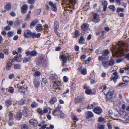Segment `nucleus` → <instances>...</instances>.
I'll use <instances>...</instances> for the list:
<instances>
[{
	"instance_id": "obj_1",
	"label": "nucleus",
	"mask_w": 129,
	"mask_h": 129,
	"mask_svg": "<svg viewBox=\"0 0 129 129\" xmlns=\"http://www.w3.org/2000/svg\"><path fill=\"white\" fill-rule=\"evenodd\" d=\"M129 51V46L123 42L119 41L113 47V55L114 57H121L125 55L124 51Z\"/></svg>"
},
{
	"instance_id": "obj_2",
	"label": "nucleus",
	"mask_w": 129,
	"mask_h": 129,
	"mask_svg": "<svg viewBox=\"0 0 129 129\" xmlns=\"http://www.w3.org/2000/svg\"><path fill=\"white\" fill-rule=\"evenodd\" d=\"M76 0H63L62 5L66 6L64 7V9L67 13L72 14L73 13L72 9H74L77 7Z\"/></svg>"
},
{
	"instance_id": "obj_3",
	"label": "nucleus",
	"mask_w": 129,
	"mask_h": 129,
	"mask_svg": "<svg viewBox=\"0 0 129 129\" xmlns=\"http://www.w3.org/2000/svg\"><path fill=\"white\" fill-rule=\"evenodd\" d=\"M53 114L55 116H57L58 118H63L64 116V114L60 111L55 110L52 112Z\"/></svg>"
},
{
	"instance_id": "obj_4",
	"label": "nucleus",
	"mask_w": 129,
	"mask_h": 129,
	"mask_svg": "<svg viewBox=\"0 0 129 129\" xmlns=\"http://www.w3.org/2000/svg\"><path fill=\"white\" fill-rule=\"evenodd\" d=\"M84 89H86L85 91L86 93L88 95L90 94H94L95 93V91L94 90V92L92 91V90L90 89V87L86 85H85L84 86Z\"/></svg>"
},
{
	"instance_id": "obj_5",
	"label": "nucleus",
	"mask_w": 129,
	"mask_h": 129,
	"mask_svg": "<svg viewBox=\"0 0 129 129\" xmlns=\"http://www.w3.org/2000/svg\"><path fill=\"white\" fill-rule=\"evenodd\" d=\"M93 19L92 21L93 22L97 23L100 21L99 15L96 13H95L93 15Z\"/></svg>"
},
{
	"instance_id": "obj_6",
	"label": "nucleus",
	"mask_w": 129,
	"mask_h": 129,
	"mask_svg": "<svg viewBox=\"0 0 129 129\" xmlns=\"http://www.w3.org/2000/svg\"><path fill=\"white\" fill-rule=\"evenodd\" d=\"M33 33L29 30H27L24 33L23 36L26 38H28L32 37V35Z\"/></svg>"
},
{
	"instance_id": "obj_7",
	"label": "nucleus",
	"mask_w": 129,
	"mask_h": 129,
	"mask_svg": "<svg viewBox=\"0 0 129 129\" xmlns=\"http://www.w3.org/2000/svg\"><path fill=\"white\" fill-rule=\"evenodd\" d=\"M103 55L99 57L98 60L102 62V65L105 67V52H103Z\"/></svg>"
},
{
	"instance_id": "obj_8",
	"label": "nucleus",
	"mask_w": 129,
	"mask_h": 129,
	"mask_svg": "<svg viewBox=\"0 0 129 129\" xmlns=\"http://www.w3.org/2000/svg\"><path fill=\"white\" fill-rule=\"evenodd\" d=\"M37 111L40 115H43L44 113L47 112L48 110L47 108H44L43 110H42L41 109L39 108L37 109Z\"/></svg>"
},
{
	"instance_id": "obj_9",
	"label": "nucleus",
	"mask_w": 129,
	"mask_h": 129,
	"mask_svg": "<svg viewBox=\"0 0 129 129\" xmlns=\"http://www.w3.org/2000/svg\"><path fill=\"white\" fill-rule=\"evenodd\" d=\"M49 4L51 6V10L55 12H56L57 10V8L55 4H54L53 3L51 2H49Z\"/></svg>"
},
{
	"instance_id": "obj_10",
	"label": "nucleus",
	"mask_w": 129,
	"mask_h": 129,
	"mask_svg": "<svg viewBox=\"0 0 129 129\" xmlns=\"http://www.w3.org/2000/svg\"><path fill=\"white\" fill-rule=\"evenodd\" d=\"M8 115L9 120H13L15 116L14 112V111H10Z\"/></svg>"
},
{
	"instance_id": "obj_11",
	"label": "nucleus",
	"mask_w": 129,
	"mask_h": 129,
	"mask_svg": "<svg viewBox=\"0 0 129 129\" xmlns=\"http://www.w3.org/2000/svg\"><path fill=\"white\" fill-rule=\"evenodd\" d=\"M60 81H55L53 84V87L54 89H59L61 86Z\"/></svg>"
},
{
	"instance_id": "obj_12",
	"label": "nucleus",
	"mask_w": 129,
	"mask_h": 129,
	"mask_svg": "<svg viewBox=\"0 0 129 129\" xmlns=\"http://www.w3.org/2000/svg\"><path fill=\"white\" fill-rule=\"evenodd\" d=\"M39 22V21L38 19H35L32 21L31 22L30 25V27L31 28H32L35 26L36 24Z\"/></svg>"
},
{
	"instance_id": "obj_13",
	"label": "nucleus",
	"mask_w": 129,
	"mask_h": 129,
	"mask_svg": "<svg viewBox=\"0 0 129 129\" xmlns=\"http://www.w3.org/2000/svg\"><path fill=\"white\" fill-rule=\"evenodd\" d=\"M113 74L114 76L110 77L111 81H116L117 79L119 78V76L118 75V73L117 72H114L113 73Z\"/></svg>"
},
{
	"instance_id": "obj_14",
	"label": "nucleus",
	"mask_w": 129,
	"mask_h": 129,
	"mask_svg": "<svg viewBox=\"0 0 129 129\" xmlns=\"http://www.w3.org/2000/svg\"><path fill=\"white\" fill-rule=\"evenodd\" d=\"M113 93L109 91L106 95L107 101H111Z\"/></svg>"
},
{
	"instance_id": "obj_15",
	"label": "nucleus",
	"mask_w": 129,
	"mask_h": 129,
	"mask_svg": "<svg viewBox=\"0 0 129 129\" xmlns=\"http://www.w3.org/2000/svg\"><path fill=\"white\" fill-rule=\"evenodd\" d=\"M93 111L96 114H100L102 112V109L99 107H97L94 108L93 110Z\"/></svg>"
},
{
	"instance_id": "obj_16",
	"label": "nucleus",
	"mask_w": 129,
	"mask_h": 129,
	"mask_svg": "<svg viewBox=\"0 0 129 129\" xmlns=\"http://www.w3.org/2000/svg\"><path fill=\"white\" fill-rule=\"evenodd\" d=\"M28 9V7L26 5H23L21 7V12L23 14L26 13Z\"/></svg>"
},
{
	"instance_id": "obj_17",
	"label": "nucleus",
	"mask_w": 129,
	"mask_h": 129,
	"mask_svg": "<svg viewBox=\"0 0 129 129\" xmlns=\"http://www.w3.org/2000/svg\"><path fill=\"white\" fill-rule=\"evenodd\" d=\"M122 116L124 117V118L126 119H129V113L127 114L124 111H122L120 114Z\"/></svg>"
},
{
	"instance_id": "obj_18",
	"label": "nucleus",
	"mask_w": 129,
	"mask_h": 129,
	"mask_svg": "<svg viewBox=\"0 0 129 129\" xmlns=\"http://www.w3.org/2000/svg\"><path fill=\"white\" fill-rule=\"evenodd\" d=\"M36 29L37 32H40L42 30L43 28L41 24H37L35 27Z\"/></svg>"
},
{
	"instance_id": "obj_19",
	"label": "nucleus",
	"mask_w": 129,
	"mask_h": 129,
	"mask_svg": "<svg viewBox=\"0 0 129 129\" xmlns=\"http://www.w3.org/2000/svg\"><path fill=\"white\" fill-rule=\"evenodd\" d=\"M89 27L88 24L87 23L84 24L81 26V29L83 31H85L87 30Z\"/></svg>"
},
{
	"instance_id": "obj_20",
	"label": "nucleus",
	"mask_w": 129,
	"mask_h": 129,
	"mask_svg": "<svg viewBox=\"0 0 129 129\" xmlns=\"http://www.w3.org/2000/svg\"><path fill=\"white\" fill-rule=\"evenodd\" d=\"M60 58L62 59L63 61V66L64 64L66 63L67 60V57L64 55H61L60 56Z\"/></svg>"
},
{
	"instance_id": "obj_21",
	"label": "nucleus",
	"mask_w": 129,
	"mask_h": 129,
	"mask_svg": "<svg viewBox=\"0 0 129 129\" xmlns=\"http://www.w3.org/2000/svg\"><path fill=\"white\" fill-rule=\"evenodd\" d=\"M29 123L33 125L34 126H37L38 122L36 120L31 119L29 121Z\"/></svg>"
},
{
	"instance_id": "obj_22",
	"label": "nucleus",
	"mask_w": 129,
	"mask_h": 129,
	"mask_svg": "<svg viewBox=\"0 0 129 129\" xmlns=\"http://www.w3.org/2000/svg\"><path fill=\"white\" fill-rule=\"evenodd\" d=\"M12 66L13 63L12 62L10 61H9L7 64L6 67V69L8 70H10Z\"/></svg>"
},
{
	"instance_id": "obj_23",
	"label": "nucleus",
	"mask_w": 129,
	"mask_h": 129,
	"mask_svg": "<svg viewBox=\"0 0 129 129\" xmlns=\"http://www.w3.org/2000/svg\"><path fill=\"white\" fill-rule=\"evenodd\" d=\"M22 114L21 112H18L17 113L16 115V119L18 120H20L22 118Z\"/></svg>"
},
{
	"instance_id": "obj_24",
	"label": "nucleus",
	"mask_w": 129,
	"mask_h": 129,
	"mask_svg": "<svg viewBox=\"0 0 129 129\" xmlns=\"http://www.w3.org/2000/svg\"><path fill=\"white\" fill-rule=\"evenodd\" d=\"M83 98L81 97H78L75 98V99L74 102L75 104L81 102Z\"/></svg>"
},
{
	"instance_id": "obj_25",
	"label": "nucleus",
	"mask_w": 129,
	"mask_h": 129,
	"mask_svg": "<svg viewBox=\"0 0 129 129\" xmlns=\"http://www.w3.org/2000/svg\"><path fill=\"white\" fill-rule=\"evenodd\" d=\"M59 26V22L55 21L54 22V30H57L58 29Z\"/></svg>"
},
{
	"instance_id": "obj_26",
	"label": "nucleus",
	"mask_w": 129,
	"mask_h": 129,
	"mask_svg": "<svg viewBox=\"0 0 129 129\" xmlns=\"http://www.w3.org/2000/svg\"><path fill=\"white\" fill-rule=\"evenodd\" d=\"M11 5L10 3H7L5 6V9L7 11L10 10L11 8Z\"/></svg>"
},
{
	"instance_id": "obj_27",
	"label": "nucleus",
	"mask_w": 129,
	"mask_h": 129,
	"mask_svg": "<svg viewBox=\"0 0 129 129\" xmlns=\"http://www.w3.org/2000/svg\"><path fill=\"white\" fill-rule=\"evenodd\" d=\"M41 35V34L40 33H37V34H36L35 33H33L32 35V37L33 38H39L40 37Z\"/></svg>"
},
{
	"instance_id": "obj_28",
	"label": "nucleus",
	"mask_w": 129,
	"mask_h": 129,
	"mask_svg": "<svg viewBox=\"0 0 129 129\" xmlns=\"http://www.w3.org/2000/svg\"><path fill=\"white\" fill-rule=\"evenodd\" d=\"M57 99L55 97H53L49 101V103L51 104H53L57 101Z\"/></svg>"
},
{
	"instance_id": "obj_29",
	"label": "nucleus",
	"mask_w": 129,
	"mask_h": 129,
	"mask_svg": "<svg viewBox=\"0 0 129 129\" xmlns=\"http://www.w3.org/2000/svg\"><path fill=\"white\" fill-rule=\"evenodd\" d=\"M19 57H18L17 55L15 56L14 58V60L17 62H20L21 61V55L19 54Z\"/></svg>"
},
{
	"instance_id": "obj_30",
	"label": "nucleus",
	"mask_w": 129,
	"mask_h": 129,
	"mask_svg": "<svg viewBox=\"0 0 129 129\" xmlns=\"http://www.w3.org/2000/svg\"><path fill=\"white\" fill-rule=\"evenodd\" d=\"M49 79L51 80H57L58 77L56 75H53L50 76Z\"/></svg>"
},
{
	"instance_id": "obj_31",
	"label": "nucleus",
	"mask_w": 129,
	"mask_h": 129,
	"mask_svg": "<svg viewBox=\"0 0 129 129\" xmlns=\"http://www.w3.org/2000/svg\"><path fill=\"white\" fill-rule=\"evenodd\" d=\"M94 115L93 113L91 111H88L87 114L86 119H89V118H91L93 117Z\"/></svg>"
},
{
	"instance_id": "obj_32",
	"label": "nucleus",
	"mask_w": 129,
	"mask_h": 129,
	"mask_svg": "<svg viewBox=\"0 0 129 129\" xmlns=\"http://www.w3.org/2000/svg\"><path fill=\"white\" fill-rule=\"evenodd\" d=\"M31 58V56H29L28 57H25L23 60L24 63H26L30 60Z\"/></svg>"
},
{
	"instance_id": "obj_33",
	"label": "nucleus",
	"mask_w": 129,
	"mask_h": 129,
	"mask_svg": "<svg viewBox=\"0 0 129 129\" xmlns=\"http://www.w3.org/2000/svg\"><path fill=\"white\" fill-rule=\"evenodd\" d=\"M124 11V8L119 7L117 8V9L116 12L118 13L121 12H123Z\"/></svg>"
},
{
	"instance_id": "obj_34",
	"label": "nucleus",
	"mask_w": 129,
	"mask_h": 129,
	"mask_svg": "<svg viewBox=\"0 0 129 129\" xmlns=\"http://www.w3.org/2000/svg\"><path fill=\"white\" fill-rule=\"evenodd\" d=\"M85 40L83 36H81L79 40V42L80 43L83 44L84 43Z\"/></svg>"
},
{
	"instance_id": "obj_35",
	"label": "nucleus",
	"mask_w": 129,
	"mask_h": 129,
	"mask_svg": "<svg viewBox=\"0 0 129 129\" xmlns=\"http://www.w3.org/2000/svg\"><path fill=\"white\" fill-rule=\"evenodd\" d=\"M27 109V107H24V109L22 111L23 115L25 117H27V112L26 110Z\"/></svg>"
},
{
	"instance_id": "obj_36",
	"label": "nucleus",
	"mask_w": 129,
	"mask_h": 129,
	"mask_svg": "<svg viewBox=\"0 0 129 129\" xmlns=\"http://www.w3.org/2000/svg\"><path fill=\"white\" fill-rule=\"evenodd\" d=\"M12 103L11 101L7 100L5 102V105L7 107L9 106Z\"/></svg>"
},
{
	"instance_id": "obj_37",
	"label": "nucleus",
	"mask_w": 129,
	"mask_h": 129,
	"mask_svg": "<svg viewBox=\"0 0 129 129\" xmlns=\"http://www.w3.org/2000/svg\"><path fill=\"white\" fill-rule=\"evenodd\" d=\"M80 72L82 74L84 75H86L87 73L86 68H84L82 70L80 71Z\"/></svg>"
},
{
	"instance_id": "obj_38",
	"label": "nucleus",
	"mask_w": 129,
	"mask_h": 129,
	"mask_svg": "<svg viewBox=\"0 0 129 129\" xmlns=\"http://www.w3.org/2000/svg\"><path fill=\"white\" fill-rule=\"evenodd\" d=\"M19 91L22 93H24L25 91V89L23 87H21L18 89Z\"/></svg>"
},
{
	"instance_id": "obj_39",
	"label": "nucleus",
	"mask_w": 129,
	"mask_h": 129,
	"mask_svg": "<svg viewBox=\"0 0 129 129\" xmlns=\"http://www.w3.org/2000/svg\"><path fill=\"white\" fill-rule=\"evenodd\" d=\"M124 83H121L119 84V86L121 87L127 85L128 84V81H124Z\"/></svg>"
},
{
	"instance_id": "obj_40",
	"label": "nucleus",
	"mask_w": 129,
	"mask_h": 129,
	"mask_svg": "<svg viewBox=\"0 0 129 129\" xmlns=\"http://www.w3.org/2000/svg\"><path fill=\"white\" fill-rule=\"evenodd\" d=\"M108 8L112 10L113 12H115L116 10V8L113 5H111L109 6Z\"/></svg>"
},
{
	"instance_id": "obj_41",
	"label": "nucleus",
	"mask_w": 129,
	"mask_h": 129,
	"mask_svg": "<svg viewBox=\"0 0 129 129\" xmlns=\"http://www.w3.org/2000/svg\"><path fill=\"white\" fill-rule=\"evenodd\" d=\"M102 50L101 48H99L96 50L95 53L97 54H100L102 52Z\"/></svg>"
},
{
	"instance_id": "obj_42",
	"label": "nucleus",
	"mask_w": 129,
	"mask_h": 129,
	"mask_svg": "<svg viewBox=\"0 0 129 129\" xmlns=\"http://www.w3.org/2000/svg\"><path fill=\"white\" fill-rule=\"evenodd\" d=\"M37 52L33 50L31 51L30 56L31 57V56H35L37 55Z\"/></svg>"
},
{
	"instance_id": "obj_43",
	"label": "nucleus",
	"mask_w": 129,
	"mask_h": 129,
	"mask_svg": "<svg viewBox=\"0 0 129 129\" xmlns=\"http://www.w3.org/2000/svg\"><path fill=\"white\" fill-rule=\"evenodd\" d=\"M21 65L19 64H16L14 65V68L16 69H19L21 68Z\"/></svg>"
},
{
	"instance_id": "obj_44",
	"label": "nucleus",
	"mask_w": 129,
	"mask_h": 129,
	"mask_svg": "<svg viewBox=\"0 0 129 129\" xmlns=\"http://www.w3.org/2000/svg\"><path fill=\"white\" fill-rule=\"evenodd\" d=\"M89 8V6L88 4H87L85 5L83 7V10L85 11L87 10Z\"/></svg>"
},
{
	"instance_id": "obj_45",
	"label": "nucleus",
	"mask_w": 129,
	"mask_h": 129,
	"mask_svg": "<svg viewBox=\"0 0 129 129\" xmlns=\"http://www.w3.org/2000/svg\"><path fill=\"white\" fill-rule=\"evenodd\" d=\"M34 85L36 87H38L40 85V82L39 81H34Z\"/></svg>"
},
{
	"instance_id": "obj_46",
	"label": "nucleus",
	"mask_w": 129,
	"mask_h": 129,
	"mask_svg": "<svg viewBox=\"0 0 129 129\" xmlns=\"http://www.w3.org/2000/svg\"><path fill=\"white\" fill-rule=\"evenodd\" d=\"M114 64V60L113 59H111L109 61L108 64L109 66H112Z\"/></svg>"
},
{
	"instance_id": "obj_47",
	"label": "nucleus",
	"mask_w": 129,
	"mask_h": 129,
	"mask_svg": "<svg viewBox=\"0 0 129 129\" xmlns=\"http://www.w3.org/2000/svg\"><path fill=\"white\" fill-rule=\"evenodd\" d=\"M14 24L15 26H18L20 24L19 21L18 20H16L14 23Z\"/></svg>"
},
{
	"instance_id": "obj_48",
	"label": "nucleus",
	"mask_w": 129,
	"mask_h": 129,
	"mask_svg": "<svg viewBox=\"0 0 129 129\" xmlns=\"http://www.w3.org/2000/svg\"><path fill=\"white\" fill-rule=\"evenodd\" d=\"M38 106V104L36 102H34L31 105V106L32 108H35L36 107Z\"/></svg>"
},
{
	"instance_id": "obj_49",
	"label": "nucleus",
	"mask_w": 129,
	"mask_h": 129,
	"mask_svg": "<svg viewBox=\"0 0 129 129\" xmlns=\"http://www.w3.org/2000/svg\"><path fill=\"white\" fill-rule=\"evenodd\" d=\"M39 63L40 64H42L45 62V60L42 58H41L39 59Z\"/></svg>"
},
{
	"instance_id": "obj_50",
	"label": "nucleus",
	"mask_w": 129,
	"mask_h": 129,
	"mask_svg": "<svg viewBox=\"0 0 129 129\" xmlns=\"http://www.w3.org/2000/svg\"><path fill=\"white\" fill-rule=\"evenodd\" d=\"M8 90L9 92L12 93L13 92L14 89L13 87H9Z\"/></svg>"
},
{
	"instance_id": "obj_51",
	"label": "nucleus",
	"mask_w": 129,
	"mask_h": 129,
	"mask_svg": "<svg viewBox=\"0 0 129 129\" xmlns=\"http://www.w3.org/2000/svg\"><path fill=\"white\" fill-rule=\"evenodd\" d=\"M21 129H28V126L25 124H24L21 126Z\"/></svg>"
},
{
	"instance_id": "obj_52",
	"label": "nucleus",
	"mask_w": 129,
	"mask_h": 129,
	"mask_svg": "<svg viewBox=\"0 0 129 129\" xmlns=\"http://www.w3.org/2000/svg\"><path fill=\"white\" fill-rule=\"evenodd\" d=\"M98 129H104V126L102 124H99L98 126Z\"/></svg>"
},
{
	"instance_id": "obj_53",
	"label": "nucleus",
	"mask_w": 129,
	"mask_h": 129,
	"mask_svg": "<svg viewBox=\"0 0 129 129\" xmlns=\"http://www.w3.org/2000/svg\"><path fill=\"white\" fill-rule=\"evenodd\" d=\"M26 102L25 100H22L20 101L19 103V104L20 105H22L25 104Z\"/></svg>"
},
{
	"instance_id": "obj_54",
	"label": "nucleus",
	"mask_w": 129,
	"mask_h": 129,
	"mask_svg": "<svg viewBox=\"0 0 129 129\" xmlns=\"http://www.w3.org/2000/svg\"><path fill=\"white\" fill-rule=\"evenodd\" d=\"M124 60V58L121 59H119L117 60L116 62L117 63H119L123 61Z\"/></svg>"
},
{
	"instance_id": "obj_55",
	"label": "nucleus",
	"mask_w": 129,
	"mask_h": 129,
	"mask_svg": "<svg viewBox=\"0 0 129 129\" xmlns=\"http://www.w3.org/2000/svg\"><path fill=\"white\" fill-rule=\"evenodd\" d=\"M13 33L12 31H9L7 33V35L8 37H10L13 35Z\"/></svg>"
},
{
	"instance_id": "obj_56",
	"label": "nucleus",
	"mask_w": 129,
	"mask_h": 129,
	"mask_svg": "<svg viewBox=\"0 0 129 129\" xmlns=\"http://www.w3.org/2000/svg\"><path fill=\"white\" fill-rule=\"evenodd\" d=\"M123 81H128L129 78L127 76H123L122 77Z\"/></svg>"
},
{
	"instance_id": "obj_57",
	"label": "nucleus",
	"mask_w": 129,
	"mask_h": 129,
	"mask_svg": "<svg viewBox=\"0 0 129 129\" xmlns=\"http://www.w3.org/2000/svg\"><path fill=\"white\" fill-rule=\"evenodd\" d=\"M118 16L121 17H124L125 16V14L124 13H118Z\"/></svg>"
},
{
	"instance_id": "obj_58",
	"label": "nucleus",
	"mask_w": 129,
	"mask_h": 129,
	"mask_svg": "<svg viewBox=\"0 0 129 129\" xmlns=\"http://www.w3.org/2000/svg\"><path fill=\"white\" fill-rule=\"evenodd\" d=\"M40 75V73L39 71H36L34 73L35 76H38Z\"/></svg>"
},
{
	"instance_id": "obj_59",
	"label": "nucleus",
	"mask_w": 129,
	"mask_h": 129,
	"mask_svg": "<svg viewBox=\"0 0 129 129\" xmlns=\"http://www.w3.org/2000/svg\"><path fill=\"white\" fill-rule=\"evenodd\" d=\"M41 12V10L40 9H38L36 10L35 14L36 15H39L40 14Z\"/></svg>"
},
{
	"instance_id": "obj_60",
	"label": "nucleus",
	"mask_w": 129,
	"mask_h": 129,
	"mask_svg": "<svg viewBox=\"0 0 129 129\" xmlns=\"http://www.w3.org/2000/svg\"><path fill=\"white\" fill-rule=\"evenodd\" d=\"M104 118L102 117H100L98 119V121L99 122H102L104 121Z\"/></svg>"
},
{
	"instance_id": "obj_61",
	"label": "nucleus",
	"mask_w": 129,
	"mask_h": 129,
	"mask_svg": "<svg viewBox=\"0 0 129 129\" xmlns=\"http://www.w3.org/2000/svg\"><path fill=\"white\" fill-rule=\"evenodd\" d=\"M86 57V56L85 54H83L81 55L80 59L81 60L85 59Z\"/></svg>"
},
{
	"instance_id": "obj_62",
	"label": "nucleus",
	"mask_w": 129,
	"mask_h": 129,
	"mask_svg": "<svg viewBox=\"0 0 129 129\" xmlns=\"http://www.w3.org/2000/svg\"><path fill=\"white\" fill-rule=\"evenodd\" d=\"M9 50L8 49H5L4 51V52L5 55H7L8 54Z\"/></svg>"
},
{
	"instance_id": "obj_63",
	"label": "nucleus",
	"mask_w": 129,
	"mask_h": 129,
	"mask_svg": "<svg viewBox=\"0 0 129 129\" xmlns=\"http://www.w3.org/2000/svg\"><path fill=\"white\" fill-rule=\"evenodd\" d=\"M72 119L74 120L78 121V119L76 116L73 115L72 116Z\"/></svg>"
},
{
	"instance_id": "obj_64",
	"label": "nucleus",
	"mask_w": 129,
	"mask_h": 129,
	"mask_svg": "<svg viewBox=\"0 0 129 129\" xmlns=\"http://www.w3.org/2000/svg\"><path fill=\"white\" fill-rule=\"evenodd\" d=\"M125 58L127 60H129V53L126 55L125 56Z\"/></svg>"
}]
</instances>
